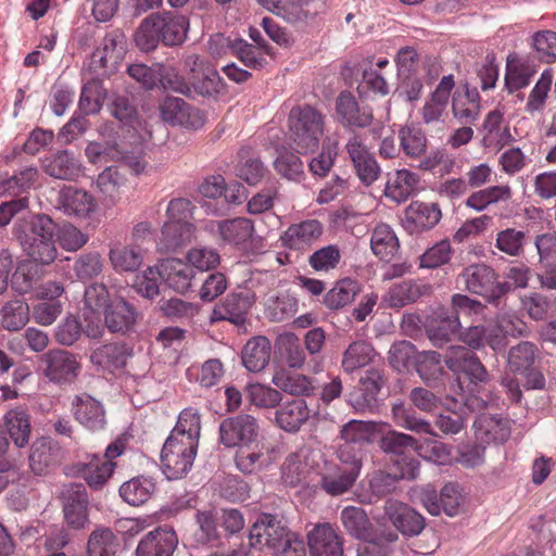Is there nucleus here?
Returning <instances> with one entry per match:
<instances>
[{
	"label": "nucleus",
	"mask_w": 556,
	"mask_h": 556,
	"mask_svg": "<svg viewBox=\"0 0 556 556\" xmlns=\"http://www.w3.org/2000/svg\"><path fill=\"white\" fill-rule=\"evenodd\" d=\"M358 476L356 468L341 469L339 466H332L321 475L319 485L327 494L339 496L351 490Z\"/></svg>",
	"instance_id": "nucleus-39"
},
{
	"label": "nucleus",
	"mask_w": 556,
	"mask_h": 556,
	"mask_svg": "<svg viewBox=\"0 0 556 556\" xmlns=\"http://www.w3.org/2000/svg\"><path fill=\"white\" fill-rule=\"evenodd\" d=\"M257 420L248 414L225 418L219 425V440L226 447H243L258 435Z\"/></svg>",
	"instance_id": "nucleus-10"
},
{
	"label": "nucleus",
	"mask_w": 556,
	"mask_h": 556,
	"mask_svg": "<svg viewBox=\"0 0 556 556\" xmlns=\"http://www.w3.org/2000/svg\"><path fill=\"white\" fill-rule=\"evenodd\" d=\"M189 20L176 12H156L141 21L135 33V42L141 51L154 50L159 42L179 46L187 39Z\"/></svg>",
	"instance_id": "nucleus-1"
},
{
	"label": "nucleus",
	"mask_w": 556,
	"mask_h": 556,
	"mask_svg": "<svg viewBox=\"0 0 556 556\" xmlns=\"http://www.w3.org/2000/svg\"><path fill=\"white\" fill-rule=\"evenodd\" d=\"M384 514L403 535L416 536L426 525L425 518L418 511L393 498L386 502Z\"/></svg>",
	"instance_id": "nucleus-15"
},
{
	"label": "nucleus",
	"mask_w": 556,
	"mask_h": 556,
	"mask_svg": "<svg viewBox=\"0 0 556 556\" xmlns=\"http://www.w3.org/2000/svg\"><path fill=\"white\" fill-rule=\"evenodd\" d=\"M3 424L16 448L21 451V448L28 445L31 426L29 415L24 408L10 409L3 417Z\"/></svg>",
	"instance_id": "nucleus-35"
},
{
	"label": "nucleus",
	"mask_w": 556,
	"mask_h": 556,
	"mask_svg": "<svg viewBox=\"0 0 556 556\" xmlns=\"http://www.w3.org/2000/svg\"><path fill=\"white\" fill-rule=\"evenodd\" d=\"M401 149L410 159H418L427 150V138L424 131L414 126H404L399 131Z\"/></svg>",
	"instance_id": "nucleus-61"
},
{
	"label": "nucleus",
	"mask_w": 556,
	"mask_h": 556,
	"mask_svg": "<svg viewBox=\"0 0 556 556\" xmlns=\"http://www.w3.org/2000/svg\"><path fill=\"white\" fill-rule=\"evenodd\" d=\"M73 413L76 420L89 430H101L105 426V412L102 404L88 394L75 397Z\"/></svg>",
	"instance_id": "nucleus-26"
},
{
	"label": "nucleus",
	"mask_w": 556,
	"mask_h": 556,
	"mask_svg": "<svg viewBox=\"0 0 556 556\" xmlns=\"http://www.w3.org/2000/svg\"><path fill=\"white\" fill-rule=\"evenodd\" d=\"M309 417L311 410L303 399L287 402L276 412L277 425L287 432H298Z\"/></svg>",
	"instance_id": "nucleus-32"
},
{
	"label": "nucleus",
	"mask_w": 556,
	"mask_h": 556,
	"mask_svg": "<svg viewBox=\"0 0 556 556\" xmlns=\"http://www.w3.org/2000/svg\"><path fill=\"white\" fill-rule=\"evenodd\" d=\"M39 370L50 382L66 386L77 379L81 364L73 353L53 349L40 356Z\"/></svg>",
	"instance_id": "nucleus-7"
},
{
	"label": "nucleus",
	"mask_w": 556,
	"mask_h": 556,
	"mask_svg": "<svg viewBox=\"0 0 556 556\" xmlns=\"http://www.w3.org/2000/svg\"><path fill=\"white\" fill-rule=\"evenodd\" d=\"M513 189L509 185H493L479 188L465 201L466 207L480 213L489 206L500 202H509L513 199Z\"/></svg>",
	"instance_id": "nucleus-30"
},
{
	"label": "nucleus",
	"mask_w": 556,
	"mask_h": 556,
	"mask_svg": "<svg viewBox=\"0 0 556 556\" xmlns=\"http://www.w3.org/2000/svg\"><path fill=\"white\" fill-rule=\"evenodd\" d=\"M189 85L191 87V94L197 93L201 97L216 96L224 87L222 77L213 66L204 68L201 75L191 78Z\"/></svg>",
	"instance_id": "nucleus-62"
},
{
	"label": "nucleus",
	"mask_w": 556,
	"mask_h": 556,
	"mask_svg": "<svg viewBox=\"0 0 556 556\" xmlns=\"http://www.w3.org/2000/svg\"><path fill=\"white\" fill-rule=\"evenodd\" d=\"M358 292L357 281L350 278L341 279L326 293L324 304L330 309L341 308L352 303Z\"/></svg>",
	"instance_id": "nucleus-52"
},
{
	"label": "nucleus",
	"mask_w": 556,
	"mask_h": 556,
	"mask_svg": "<svg viewBox=\"0 0 556 556\" xmlns=\"http://www.w3.org/2000/svg\"><path fill=\"white\" fill-rule=\"evenodd\" d=\"M200 433V414L197 409L189 407L180 413L177 424L172 430L169 437L192 441L193 443L199 444Z\"/></svg>",
	"instance_id": "nucleus-53"
},
{
	"label": "nucleus",
	"mask_w": 556,
	"mask_h": 556,
	"mask_svg": "<svg viewBox=\"0 0 556 556\" xmlns=\"http://www.w3.org/2000/svg\"><path fill=\"white\" fill-rule=\"evenodd\" d=\"M161 118L174 126L199 129L205 124L204 114L178 97H166L160 105Z\"/></svg>",
	"instance_id": "nucleus-11"
},
{
	"label": "nucleus",
	"mask_w": 556,
	"mask_h": 556,
	"mask_svg": "<svg viewBox=\"0 0 556 556\" xmlns=\"http://www.w3.org/2000/svg\"><path fill=\"white\" fill-rule=\"evenodd\" d=\"M536 73V66L530 60L509 55L506 62L505 86L509 92L527 87Z\"/></svg>",
	"instance_id": "nucleus-37"
},
{
	"label": "nucleus",
	"mask_w": 556,
	"mask_h": 556,
	"mask_svg": "<svg viewBox=\"0 0 556 556\" xmlns=\"http://www.w3.org/2000/svg\"><path fill=\"white\" fill-rule=\"evenodd\" d=\"M248 303L239 294H229L225 301L216 306L212 313V320H229L235 325H242L248 313Z\"/></svg>",
	"instance_id": "nucleus-51"
},
{
	"label": "nucleus",
	"mask_w": 556,
	"mask_h": 556,
	"mask_svg": "<svg viewBox=\"0 0 556 556\" xmlns=\"http://www.w3.org/2000/svg\"><path fill=\"white\" fill-rule=\"evenodd\" d=\"M271 382L280 390L292 395H305L313 390L311 380L300 374H289L281 369L274 374Z\"/></svg>",
	"instance_id": "nucleus-59"
},
{
	"label": "nucleus",
	"mask_w": 556,
	"mask_h": 556,
	"mask_svg": "<svg viewBox=\"0 0 556 556\" xmlns=\"http://www.w3.org/2000/svg\"><path fill=\"white\" fill-rule=\"evenodd\" d=\"M341 521L345 530L357 539L366 540L370 535V520L359 507L348 506L342 509Z\"/></svg>",
	"instance_id": "nucleus-56"
},
{
	"label": "nucleus",
	"mask_w": 556,
	"mask_h": 556,
	"mask_svg": "<svg viewBox=\"0 0 556 556\" xmlns=\"http://www.w3.org/2000/svg\"><path fill=\"white\" fill-rule=\"evenodd\" d=\"M342 254L338 245L329 244L316 250L308 257L309 266L317 273H330L338 268Z\"/></svg>",
	"instance_id": "nucleus-63"
},
{
	"label": "nucleus",
	"mask_w": 556,
	"mask_h": 556,
	"mask_svg": "<svg viewBox=\"0 0 556 556\" xmlns=\"http://www.w3.org/2000/svg\"><path fill=\"white\" fill-rule=\"evenodd\" d=\"M453 116L462 124H473L480 116L481 99L476 88L468 85L457 89L452 98Z\"/></svg>",
	"instance_id": "nucleus-23"
},
{
	"label": "nucleus",
	"mask_w": 556,
	"mask_h": 556,
	"mask_svg": "<svg viewBox=\"0 0 556 556\" xmlns=\"http://www.w3.org/2000/svg\"><path fill=\"white\" fill-rule=\"evenodd\" d=\"M274 448L267 444H256L255 448H242L236 455V466L244 473H253L267 467L275 460Z\"/></svg>",
	"instance_id": "nucleus-36"
},
{
	"label": "nucleus",
	"mask_w": 556,
	"mask_h": 556,
	"mask_svg": "<svg viewBox=\"0 0 556 556\" xmlns=\"http://www.w3.org/2000/svg\"><path fill=\"white\" fill-rule=\"evenodd\" d=\"M482 131L483 147L497 152L515 140L508 124L505 123L504 114L500 110H493L486 114Z\"/></svg>",
	"instance_id": "nucleus-21"
},
{
	"label": "nucleus",
	"mask_w": 556,
	"mask_h": 556,
	"mask_svg": "<svg viewBox=\"0 0 556 556\" xmlns=\"http://www.w3.org/2000/svg\"><path fill=\"white\" fill-rule=\"evenodd\" d=\"M420 502L432 516H439L442 511L450 517L457 516L465 503V495L460 485L456 482L445 483L440 494L431 485L421 489Z\"/></svg>",
	"instance_id": "nucleus-8"
},
{
	"label": "nucleus",
	"mask_w": 556,
	"mask_h": 556,
	"mask_svg": "<svg viewBox=\"0 0 556 556\" xmlns=\"http://www.w3.org/2000/svg\"><path fill=\"white\" fill-rule=\"evenodd\" d=\"M526 240V231L506 228L496 233L495 247L508 256L519 257L525 252Z\"/></svg>",
	"instance_id": "nucleus-60"
},
{
	"label": "nucleus",
	"mask_w": 556,
	"mask_h": 556,
	"mask_svg": "<svg viewBox=\"0 0 556 556\" xmlns=\"http://www.w3.org/2000/svg\"><path fill=\"white\" fill-rule=\"evenodd\" d=\"M270 351V343L265 337L249 340L241 352L243 366L252 372L262 371L269 363Z\"/></svg>",
	"instance_id": "nucleus-40"
},
{
	"label": "nucleus",
	"mask_w": 556,
	"mask_h": 556,
	"mask_svg": "<svg viewBox=\"0 0 556 556\" xmlns=\"http://www.w3.org/2000/svg\"><path fill=\"white\" fill-rule=\"evenodd\" d=\"M323 230V225L318 220H304L289 226L281 236V241L289 249L303 250L318 240Z\"/></svg>",
	"instance_id": "nucleus-25"
},
{
	"label": "nucleus",
	"mask_w": 556,
	"mask_h": 556,
	"mask_svg": "<svg viewBox=\"0 0 556 556\" xmlns=\"http://www.w3.org/2000/svg\"><path fill=\"white\" fill-rule=\"evenodd\" d=\"M199 444L169 437L161 452V468L168 480L185 477L192 468Z\"/></svg>",
	"instance_id": "nucleus-5"
},
{
	"label": "nucleus",
	"mask_w": 556,
	"mask_h": 556,
	"mask_svg": "<svg viewBox=\"0 0 556 556\" xmlns=\"http://www.w3.org/2000/svg\"><path fill=\"white\" fill-rule=\"evenodd\" d=\"M391 412L396 426L418 434L425 433L435 435L431 425L422 418H417L414 412L407 408L403 402L394 403Z\"/></svg>",
	"instance_id": "nucleus-54"
},
{
	"label": "nucleus",
	"mask_w": 556,
	"mask_h": 556,
	"mask_svg": "<svg viewBox=\"0 0 556 556\" xmlns=\"http://www.w3.org/2000/svg\"><path fill=\"white\" fill-rule=\"evenodd\" d=\"M239 156L240 162L237 166V176L251 186L260 184L266 173L263 162L258 157L250 155L248 149H241Z\"/></svg>",
	"instance_id": "nucleus-58"
},
{
	"label": "nucleus",
	"mask_w": 556,
	"mask_h": 556,
	"mask_svg": "<svg viewBox=\"0 0 556 556\" xmlns=\"http://www.w3.org/2000/svg\"><path fill=\"white\" fill-rule=\"evenodd\" d=\"M178 538L170 528H159L146 534L139 542L137 556H173Z\"/></svg>",
	"instance_id": "nucleus-22"
},
{
	"label": "nucleus",
	"mask_w": 556,
	"mask_h": 556,
	"mask_svg": "<svg viewBox=\"0 0 556 556\" xmlns=\"http://www.w3.org/2000/svg\"><path fill=\"white\" fill-rule=\"evenodd\" d=\"M336 111L340 122L345 126L365 128L372 123V112L359 109L355 98L350 93H341L337 99Z\"/></svg>",
	"instance_id": "nucleus-34"
},
{
	"label": "nucleus",
	"mask_w": 556,
	"mask_h": 556,
	"mask_svg": "<svg viewBox=\"0 0 556 556\" xmlns=\"http://www.w3.org/2000/svg\"><path fill=\"white\" fill-rule=\"evenodd\" d=\"M535 357L536 346L528 341L511 348L508 353L509 369L526 377L528 389H542L544 387L543 376L533 367Z\"/></svg>",
	"instance_id": "nucleus-13"
},
{
	"label": "nucleus",
	"mask_w": 556,
	"mask_h": 556,
	"mask_svg": "<svg viewBox=\"0 0 556 556\" xmlns=\"http://www.w3.org/2000/svg\"><path fill=\"white\" fill-rule=\"evenodd\" d=\"M155 491V483L148 477H136L124 482L119 488V495L129 505L144 504Z\"/></svg>",
	"instance_id": "nucleus-45"
},
{
	"label": "nucleus",
	"mask_w": 556,
	"mask_h": 556,
	"mask_svg": "<svg viewBox=\"0 0 556 556\" xmlns=\"http://www.w3.org/2000/svg\"><path fill=\"white\" fill-rule=\"evenodd\" d=\"M457 283L472 293L486 298L489 302H495L510 291V285L498 282L495 270L485 264H473L464 268L457 277Z\"/></svg>",
	"instance_id": "nucleus-4"
},
{
	"label": "nucleus",
	"mask_w": 556,
	"mask_h": 556,
	"mask_svg": "<svg viewBox=\"0 0 556 556\" xmlns=\"http://www.w3.org/2000/svg\"><path fill=\"white\" fill-rule=\"evenodd\" d=\"M460 329V320L457 315L442 314L427 328V336L435 346L446 344Z\"/></svg>",
	"instance_id": "nucleus-48"
},
{
	"label": "nucleus",
	"mask_w": 556,
	"mask_h": 556,
	"mask_svg": "<svg viewBox=\"0 0 556 556\" xmlns=\"http://www.w3.org/2000/svg\"><path fill=\"white\" fill-rule=\"evenodd\" d=\"M376 356L377 352L370 343L354 341L344 351L341 366L345 372L351 374L372 363Z\"/></svg>",
	"instance_id": "nucleus-44"
},
{
	"label": "nucleus",
	"mask_w": 556,
	"mask_h": 556,
	"mask_svg": "<svg viewBox=\"0 0 556 556\" xmlns=\"http://www.w3.org/2000/svg\"><path fill=\"white\" fill-rule=\"evenodd\" d=\"M446 367L456 375H466L471 382H485L489 374L478 356L463 345H451L445 353Z\"/></svg>",
	"instance_id": "nucleus-12"
},
{
	"label": "nucleus",
	"mask_w": 556,
	"mask_h": 556,
	"mask_svg": "<svg viewBox=\"0 0 556 556\" xmlns=\"http://www.w3.org/2000/svg\"><path fill=\"white\" fill-rule=\"evenodd\" d=\"M379 447L384 453L396 457L394 465L400 470V478L414 480L418 477L419 462L415 457L406 455L407 451L416 452L417 440L414 437L395 430H389L381 437Z\"/></svg>",
	"instance_id": "nucleus-6"
},
{
	"label": "nucleus",
	"mask_w": 556,
	"mask_h": 556,
	"mask_svg": "<svg viewBox=\"0 0 556 556\" xmlns=\"http://www.w3.org/2000/svg\"><path fill=\"white\" fill-rule=\"evenodd\" d=\"M29 320V305L23 300H11L0 308V328L21 330Z\"/></svg>",
	"instance_id": "nucleus-47"
},
{
	"label": "nucleus",
	"mask_w": 556,
	"mask_h": 556,
	"mask_svg": "<svg viewBox=\"0 0 556 556\" xmlns=\"http://www.w3.org/2000/svg\"><path fill=\"white\" fill-rule=\"evenodd\" d=\"M432 287L413 279L402 280L392 285L382 296V304L390 308H402L429 295Z\"/></svg>",
	"instance_id": "nucleus-18"
},
{
	"label": "nucleus",
	"mask_w": 556,
	"mask_h": 556,
	"mask_svg": "<svg viewBox=\"0 0 556 556\" xmlns=\"http://www.w3.org/2000/svg\"><path fill=\"white\" fill-rule=\"evenodd\" d=\"M130 356L129 349L124 343H110L92 351L90 362L99 369L114 371L123 368Z\"/></svg>",
	"instance_id": "nucleus-33"
},
{
	"label": "nucleus",
	"mask_w": 556,
	"mask_h": 556,
	"mask_svg": "<svg viewBox=\"0 0 556 556\" xmlns=\"http://www.w3.org/2000/svg\"><path fill=\"white\" fill-rule=\"evenodd\" d=\"M306 538L309 556H343L342 539L329 523L316 525Z\"/></svg>",
	"instance_id": "nucleus-17"
},
{
	"label": "nucleus",
	"mask_w": 556,
	"mask_h": 556,
	"mask_svg": "<svg viewBox=\"0 0 556 556\" xmlns=\"http://www.w3.org/2000/svg\"><path fill=\"white\" fill-rule=\"evenodd\" d=\"M113 462L103 460L99 456H93L81 469V476L92 489H100L108 481L114 470Z\"/></svg>",
	"instance_id": "nucleus-57"
},
{
	"label": "nucleus",
	"mask_w": 556,
	"mask_h": 556,
	"mask_svg": "<svg viewBox=\"0 0 556 556\" xmlns=\"http://www.w3.org/2000/svg\"><path fill=\"white\" fill-rule=\"evenodd\" d=\"M477 441L485 444L503 443L510 437V425L507 419L482 414L473 422Z\"/></svg>",
	"instance_id": "nucleus-27"
},
{
	"label": "nucleus",
	"mask_w": 556,
	"mask_h": 556,
	"mask_svg": "<svg viewBox=\"0 0 556 556\" xmlns=\"http://www.w3.org/2000/svg\"><path fill=\"white\" fill-rule=\"evenodd\" d=\"M55 224L46 214H36L29 220V228L20 236V243L29 257V262L37 265H50L58 256L54 241Z\"/></svg>",
	"instance_id": "nucleus-2"
},
{
	"label": "nucleus",
	"mask_w": 556,
	"mask_h": 556,
	"mask_svg": "<svg viewBox=\"0 0 556 556\" xmlns=\"http://www.w3.org/2000/svg\"><path fill=\"white\" fill-rule=\"evenodd\" d=\"M415 366L419 377L426 382L438 380L443 375L441 355L435 351L417 353Z\"/></svg>",
	"instance_id": "nucleus-64"
},
{
	"label": "nucleus",
	"mask_w": 556,
	"mask_h": 556,
	"mask_svg": "<svg viewBox=\"0 0 556 556\" xmlns=\"http://www.w3.org/2000/svg\"><path fill=\"white\" fill-rule=\"evenodd\" d=\"M216 226L222 239L236 245L248 242L254 231L252 220L244 217L222 220Z\"/></svg>",
	"instance_id": "nucleus-46"
},
{
	"label": "nucleus",
	"mask_w": 556,
	"mask_h": 556,
	"mask_svg": "<svg viewBox=\"0 0 556 556\" xmlns=\"http://www.w3.org/2000/svg\"><path fill=\"white\" fill-rule=\"evenodd\" d=\"M42 169L53 178L73 180L80 175L83 166L74 153L64 150L45 157Z\"/></svg>",
	"instance_id": "nucleus-29"
},
{
	"label": "nucleus",
	"mask_w": 556,
	"mask_h": 556,
	"mask_svg": "<svg viewBox=\"0 0 556 556\" xmlns=\"http://www.w3.org/2000/svg\"><path fill=\"white\" fill-rule=\"evenodd\" d=\"M277 348L290 368L300 369L305 364V353L300 339L295 334L291 332L280 334L277 339Z\"/></svg>",
	"instance_id": "nucleus-55"
},
{
	"label": "nucleus",
	"mask_w": 556,
	"mask_h": 556,
	"mask_svg": "<svg viewBox=\"0 0 556 556\" xmlns=\"http://www.w3.org/2000/svg\"><path fill=\"white\" fill-rule=\"evenodd\" d=\"M108 257L116 273H134L141 267L144 256L140 248L115 241L109 245Z\"/></svg>",
	"instance_id": "nucleus-28"
},
{
	"label": "nucleus",
	"mask_w": 556,
	"mask_h": 556,
	"mask_svg": "<svg viewBox=\"0 0 556 556\" xmlns=\"http://www.w3.org/2000/svg\"><path fill=\"white\" fill-rule=\"evenodd\" d=\"M290 532L276 516L265 514L257 518L250 530V545L275 554L281 549Z\"/></svg>",
	"instance_id": "nucleus-9"
},
{
	"label": "nucleus",
	"mask_w": 556,
	"mask_h": 556,
	"mask_svg": "<svg viewBox=\"0 0 556 556\" xmlns=\"http://www.w3.org/2000/svg\"><path fill=\"white\" fill-rule=\"evenodd\" d=\"M419 182L418 175L408 169H397L388 174L384 194L390 200L402 203L415 192Z\"/></svg>",
	"instance_id": "nucleus-31"
},
{
	"label": "nucleus",
	"mask_w": 556,
	"mask_h": 556,
	"mask_svg": "<svg viewBox=\"0 0 556 556\" xmlns=\"http://www.w3.org/2000/svg\"><path fill=\"white\" fill-rule=\"evenodd\" d=\"M192 224L164 223L159 241V249L163 252H174L194 237Z\"/></svg>",
	"instance_id": "nucleus-42"
},
{
	"label": "nucleus",
	"mask_w": 556,
	"mask_h": 556,
	"mask_svg": "<svg viewBox=\"0 0 556 556\" xmlns=\"http://www.w3.org/2000/svg\"><path fill=\"white\" fill-rule=\"evenodd\" d=\"M370 248L380 260L390 261L396 255L400 241L394 230L388 224L381 223L372 230Z\"/></svg>",
	"instance_id": "nucleus-41"
},
{
	"label": "nucleus",
	"mask_w": 556,
	"mask_h": 556,
	"mask_svg": "<svg viewBox=\"0 0 556 556\" xmlns=\"http://www.w3.org/2000/svg\"><path fill=\"white\" fill-rule=\"evenodd\" d=\"M138 317L136 307L123 298L112 300L104 311L105 326L113 333L125 334L131 331Z\"/></svg>",
	"instance_id": "nucleus-20"
},
{
	"label": "nucleus",
	"mask_w": 556,
	"mask_h": 556,
	"mask_svg": "<svg viewBox=\"0 0 556 556\" xmlns=\"http://www.w3.org/2000/svg\"><path fill=\"white\" fill-rule=\"evenodd\" d=\"M455 87L453 75L443 76L421 109V117L426 124L440 122L446 110L451 92Z\"/></svg>",
	"instance_id": "nucleus-24"
},
{
	"label": "nucleus",
	"mask_w": 556,
	"mask_h": 556,
	"mask_svg": "<svg viewBox=\"0 0 556 556\" xmlns=\"http://www.w3.org/2000/svg\"><path fill=\"white\" fill-rule=\"evenodd\" d=\"M102 65L109 70H115L126 54V38L119 31L108 34L102 41L99 51Z\"/></svg>",
	"instance_id": "nucleus-50"
},
{
	"label": "nucleus",
	"mask_w": 556,
	"mask_h": 556,
	"mask_svg": "<svg viewBox=\"0 0 556 556\" xmlns=\"http://www.w3.org/2000/svg\"><path fill=\"white\" fill-rule=\"evenodd\" d=\"M289 136L298 153L315 151L324 134L321 113L309 105L293 108L288 117Z\"/></svg>",
	"instance_id": "nucleus-3"
},
{
	"label": "nucleus",
	"mask_w": 556,
	"mask_h": 556,
	"mask_svg": "<svg viewBox=\"0 0 556 556\" xmlns=\"http://www.w3.org/2000/svg\"><path fill=\"white\" fill-rule=\"evenodd\" d=\"M58 208L67 216L88 218L97 210L92 194L74 186H64L58 194Z\"/></svg>",
	"instance_id": "nucleus-16"
},
{
	"label": "nucleus",
	"mask_w": 556,
	"mask_h": 556,
	"mask_svg": "<svg viewBox=\"0 0 556 556\" xmlns=\"http://www.w3.org/2000/svg\"><path fill=\"white\" fill-rule=\"evenodd\" d=\"M64 518L75 529L84 528L88 522V496L81 483H70L61 492Z\"/></svg>",
	"instance_id": "nucleus-14"
},
{
	"label": "nucleus",
	"mask_w": 556,
	"mask_h": 556,
	"mask_svg": "<svg viewBox=\"0 0 556 556\" xmlns=\"http://www.w3.org/2000/svg\"><path fill=\"white\" fill-rule=\"evenodd\" d=\"M407 222L417 229L425 230L434 227L441 219V210L438 204L413 202L406 208Z\"/></svg>",
	"instance_id": "nucleus-49"
},
{
	"label": "nucleus",
	"mask_w": 556,
	"mask_h": 556,
	"mask_svg": "<svg viewBox=\"0 0 556 556\" xmlns=\"http://www.w3.org/2000/svg\"><path fill=\"white\" fill-rule=\"evenodd\" d=\"M160 276L164 278L169 288L180 293L190 289L194 277L190 265L178 258H169L162 263Z\"/></svg>",
	"instance_id": "nucleus-38"
},
{
	"label": "nucleus",
	"mask_w": 556,
	"mask_h": 556,
	"mask_svg": "<svg viewBox=\"0 0 556 556\" xmlns=\"http://www.w3.org/2000/svg\"><path fill=\"white\" fill-rule=\"evenodd\" d=\"M361 391L351 393L349 403L356 412H366L372 409L376 397L386 384V378L381 370L371 368L365 371L359 380Z\"/></svg>",
	"instance_id": "nucleus-19"
},
{
	"label": "nucleus",
	"mask_w": 556,
	"mask_h": 556,
	"mask_svg": "<svg viewBox=\"0 0 556 556\" xmlns=\"http://www.w3.org/2000/svg\"><path fill=\"white\" fill-rule=\"evenodd\" d=\"M119 540L114 532L103 526L96 527L87 541L88 556H117Z\"/></svg>",
	"instance_id": "nucleus-43"
}]
</instances>
